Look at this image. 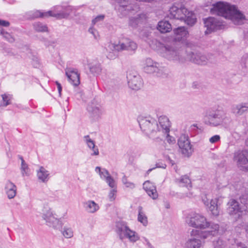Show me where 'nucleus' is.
Masks as SVG:
<instances>
[{
  "label": "nucleus",
  "mask_w": 248,
  "mask_h": 248,
  "mask_svg": "<svg viewBox=\"0 0 248 248\" xmlns=\"http://www.w3.org/2000/svg\"><path fill=\"white\" fill-rule=\"evenodd\" d=\"M90 117L93 121L98 120L103 113V110L99 105L93 104L89 105L87 108Z\"/></svg>",
  "instance_id": "obj_16"
},
{
  "label": "nucleus",
  "mask_w": 248,
  "mask_h": 248,
  "mask_svg": "<svg viewBox=\"0 0 248 248\" xmlns=\"http://www.w3.org/2000/svg\"><path fill=\"white\" fill-rule=\"evenodd\" d=\"M10 25V23L6 20L0 19V26L3 27H8Z\"/></svg>",
  "instance_id": "obj_53"
},
{
  "label": "nucleus",
  "mask_w": 248,
  "mask_h": 248,
  "mask_svg": "<svg viewBox=\"0 0 248 248\" xmlns=\"http://www.w3.org/2000/svg\"><path fill=\"white\" fill-rule=\"evenodd\" d=\"M190 60L198 64H204L207 62L208 59L204 55L201 53H192L191 56Z\"/></svg>",
  "instance_id": "obj_27"
},
{
  "label": "nucleus",
  "mask_w": 248,
  "mask_h": 248,
  "mask_svg": "<svg viewBox=\"0 0 248 248\" xmlns=\"http://www.w3.org/2000/svg\"><path fill=\"white\" fill-rule=\"evenodd\" d=\"M214 246L215 248H223L224 243L222 240L218 239L214 242Z\"/></svg>",
  "instance_id": "obj_46"
},
{
  "label": "nucleus",
  "mask_w": 248,
  "mask_h": 248,
  "mask_svg": "<svg viewBox=\"0 0 248 248\" xmlns=\"http://www.w3.org/2000/svg\"><path fill=\"white\" fill-rule=\"evenodd\" d=\"M190 233V238L188 239L186 244V248H201L204 244V242L199 239V238H201V233L193 235L191 231Z\"/></svg>",
  "instance_id": "obj_19"
},
{
  "label": "nucleus",
  "mask_w": 248,
  "mask_h": 248,
  "mask_svg": "<svg viewBox=\"0 0 248 248\" xmlns=\"http://www.w3.org/2000/svg\"><path fill=\"white\" fill-rule=\"evenodd\" d=\"M105 181L111 188L117 187L115 180L110 175H109Z\"/></svg>",
  "instance_id": "obj_45"
},
{
  "label": "nucleus",
  "mask_w": 248,
  "mask_h": 248,
  "mask_svg": "<svg viewBox=\"0 0 248 248\" xmlns=\"http://www.w3.org/2000/svg\"><path fill=\"white\" fill-rule=\"evenodd\" d=\"M157 29L160 32L164 33L170 32L172 30V27L168 21L162 20L158 22Z\"/></svg>",
  "instance_id": "obj_29"
},
{
  "label": "nucleus",
  "mask_w": 248,
  "mask_h": 248,
  "mask_svg": "<svg viewBox=\"0 0 248 248\" xmlns=\"http://www.w3.org/2000/svg\"><path fill=\"white\" fill-rule=\"evenodd\" d=\"M164 206H165V207L167 209H169L170 207V203L167 202H165Z\"/></svg>",
  "instance_id": "obj_59"
},
{
  "label": "nucleus",
  "mask_w": 248,
  "mask_h": 248,
  "mask_svg": "<svg viewBox=\"0 0 248 248\" xmlns=\"http://www.w3.org/2000/svg\"><path fill=\"white\" fill-rule=\"evenodd\" d=\"M37 176L38 180L41 182L46 183L49 179L50 173L49 171L41 166L37 171Z\"/></svg>",
  "instance_id": "obj_24"
},
{
  "label": "nucleus",
  "mask_w": 248,
  "mask_h": 248,
  "mask_svg": "<svg viewBox=\"0 0 248 248\" xmlns=\"http://www.w3.org/2000/svg\"><path fill=\"white\" fill-rule=\"evenodd\" d=\"M82 95L83 93L82 92H80L79 93H76L75 96L78 99H80L82 98Z\"/></svg>",
  "instance_id": "obj_56"
},
{
  "label": "nucleus",
  "mask_w": 248,
  "mask_h": 248,
  "mask_svg": "<svg viewBox=\"0 0 248 248\" xmlns=\"http://www.w3.org/2000/svg\"><path fill=\"white\" fill-rule=\"evenodd\" d=\"M225 113L221 110H217L210 113L205 121V124L212 126H217L221 124L225 118Z\"/></svg>",
  "instance_id": "obj_11"
},
{
  "label": "nucleus",
  "mask_w": 248,
  "mask_h": 248,
  "mask_svg": "<svg viewBox=\"0 0 248 248\" xmlns=\"http://www.w3.org/2000/svg\"><path fill=\"white\" fill-rule=\"evenodd\" d=\"M208 224L207 225V229L206 231H200L195 229L191 230V233L193 235H196L201 233V238L205 239L209 237L216 236L220 235L223 232V231L220 229L218 224L209 222L208 221Z\"/></svg>",
  "instance_id": "obj_6"
},
{
  "label": "nucleus",
  "mask_w": 248,
  "mask_h": 248,
  "mask_svg": "<svg viewBox=\"0 0 248 248\" xmlns=\"http://www.w3.org/2000/svg\"><path fill=\"white\" fill-rule=\"evenodd\" d=\"M89 69L91 73L95 74H99L102 70L101 65L99 63L89 66Z\"/></svg>",
  "instance_id": "obj_41"
},
{
  "label": "nucleus",
  "mask_w": 248,
  "mask_h": 248,
  "mask_svg": "<svg viewBox=\"0 0 248 248\" xmlns=\"http://www.w3.org/2000/svg\"><path fill=\"white\" fill-rule=\"evenodd\" d=\"M211 12L230 20L235 25H242L247 20L244 14L238 7L228 2L219 1L213 4Z\"/></svg>",
  "instance_id": "obj_2"
},
{
  "label": "nucleus",
  "mask_w": 248,
  "mask_h": 248,
  "mask_svg": "<svg viewBox=\"0 0 248 248\" xmlns=\"http://www.w3.org/2000/svg\"><path fill=\"white\" fill-rule=\"evenodd\" d=\"M237 245L238 247H240V248H246L245 245L244 244H242V243H238Z\"/></svg>",
  "instance_id": "obj_58"
},
{
  "label": "nucleus",
  "mask_w": 248,
  "mask_h": 248,
  "mask_svg": "<svg viewBox=\"0 0 248 248\" xmlns=\"http://www.w3.org/2000/svg\"><path fill=\"white\" fill-rule=\"evenodd\" d=\"M186 221L189 226L202 230L205 229L208 224L205 217L196 213L189 214Z\"/></svg>",
  "instance_id": "obj_7"
},
{
  "label": "nucleus",
  "mask_w": 248,
  "mask_h": 248,
  "mask_svg": "<svg viewBox=\"0 0 248 248\" xmlns=\"http://www.w3.org/2000/svg\"><path fill=\"white\" fill-rule=\"evenodd\" d=\"M58 9V7L55 8L54 10H50L46 12H41L37 10L33 12L32 17L38 18L52 16L57 19L64 18L70 15V11L71 10L70 7H67L65 11H60Z\"/></svg>",
  "instance_id": "obj_8"
},
{
  "label": "nucleus",
  "mask_w": 248,
  "mask_h": 248,
  "mask_svg": "<svg viewBox=\"0 0 248 248\" xmlns=\"http://www.w3.org/2000/svg\"><path fill=\"white\" fill-rule=\"evenodd\" d=\"M34 30L37 32H47L48 28L46 25L40 22H34L33 24Z\"/></svg>",
  "instance_id": "obj_35"
},
{
  "label": "nucleus",
  "mask_w": 248,
  "mask_h": 248,
  "mask_svg": "<svg viewBox=\"0 0 248 248\" xmlns=\"http://www.w3.org/2000/svg\"><path fill=\"white\" fill-rule=\"evenodd\" d=\"M158 63L154 62L151 59L147 58L144 62V69L146 72L152 73L153 70L157 69L156 67Z\"/></svg>",
  "instance_id": "obj_28"
},
{
  "label": "nucleus",
  "mask_w": 248,
  "mask_h": 248,
  "mask_svg": "<svg viewBox=\"0 0 248 248\" xmlns=\"http://www.w3.org/2000/svg\"><path fill=\"white\" fill-rule=\"evenodd\" d=\"M129 87L133 90H139L142 86L140 76L135 72H129L127 75Z\"/></svg>",
  "instance_id": "obj_14"
},
{
  "label": "nucleus",
  "mask_w": 248,
  "mask_h": 248,
  "mask_svg": "<svg viewBox=\"0 0 248 248\" xmlns=\"http://www.w3.org/2000/svg\"><path fill=\"white\" fill-rule=\"evenodd\" d=\"M95 171L98 173L102 179L105 180L110 175L108 171L105 169H101L99 167H96Z\"/></svg>",
  "instance_id": "obj_36"
},
{
  "label": "nucleus",
  "mask_w": 248,
  "mask_h": 248,
  "mask_svg": "<svg viewBox=\"0 0 248 248\" xmlns=\"http://www.w3.org/2000/svg\"><path fill=\"white\" fill-rule=\"evenodd\" d=\"M246 143L248 146V138L247 139V140L246 141Z\"/></svg>",
  "instance_id": "obj_63"
},
{
  "label": "nucleus",
  "mask_w": 248,
  "mask_h": 248,
  "mask_svg": "<svg viewBox=\"0 0 248 248\" xmlns=\"http://www.w3.org/2000/svg\"><path fill=\"white\" fill-rule=\"evenodd\" d=\"M246 231L248 233V223L246 225L245 227Z\"/></svg>",
  "instance_id": "obj_62"
},
{
  "label": "nucleus",
  "mask_w": 248,
  "mask_h": 248,
  "mask_svg": "<svg viewBox=\"0 0 248 248\" xmlns=\"http://www.w3.org/2000/svg\"><path fill=\"white\" fill-rule=\"evenodd\" d=\"M2 97V101L0 103V106L2 107H6L11 104L12 99V95L9 94H2L1 95Z\"/></svg>",
  "instance_id": "obj_37"
},
{
  "label": "nucleus",
  "mask_w": 248,
  "mask_h": 248,
  "mask_svg": "<svg viewBox=\"0 0 248 248\" xmlns=\"http://www.w3.org/2000/svg\"><path fill=\"white\" fill-rule=\"evenodd\" d=\"M89 32L93 35L95 39L98 40L99 39V35L98 31L93 28L91 27L89 29Z\"/></svg>",
  "instance_id": "obj_47"
},
{
  "label": "nucleus",
  "mask_w": 248,
  "mask_h": 248,
  "mask_svg": "<svg viewBox=\"0 0 248 248\" xmlns=\"http://www.w3.org/2000/svg\"><path fill=\"white\" fill-rule=\"evenodd\" d=\"M56 83V84L57 85V89H58V92H59V96H61L62 95V85L61 84L57 81H56L55 82Z\"/></svg>",
  "instance_id": "obj_52"
},
{
  "label": "nucleus",
  "mask_w": 248,
  "mask_h": 248,
  "mask_svg": "<svg viewBox=\"0 0 248 248\" xmlns=\"http://www.w3.org/2000/svg\"><path fill=\"white\" fill-rule=\"evenodd\" d=\"M117 192V187L111 188L108 194V197L109 201L112 202L115 200L116 198Z\"/></svg>",
  "instance_id": "obj_44"
},
{
  "label": "nucleus",
  "mask_w": 248,
  "mask_h": 248,
  "mask_svg": "<svg viewBox=\"0 0 248 248\" xmlns=\"http://www.w3.org/2000/svg\"><path fill=\"white\" fill-rule=\"evenodd\" d=\"M8 53L10 56H16V54H15L14 52H10Z\"/></svg>",
  "instance_id": "obj_61"
},
{
  "label": "nucleus",
  "mask_w": 248,
  "mask_h": 248,
  "mask_svg": "<svg viewBox=\"0 0 248 248\" xmlns=\"http://www.w3.org/2000/svg\"><path fill=\"white\" fill-rule=\"evenodd\" d=\"M93 152L91 154V155H99V150L97 147L94 146L90 149Z\"/></svg>",
  "instance_id": "obj_51"
},
{
  "label": "nucleus",
  "mask_w": 248,
  "mask_h": 248,
  "mask_svg": "<svg viewBox=\"0 0 248 248\" xmlns=\"http://www.w3.org/2000/svg\"><path fill=\"white\" fill-rule=\"evenodd\" d=\"M163 50L164 51V56L168 59L181 62H184V60L182 57L180 52L175 49L173 47L166 45L164 46Z\"/></svg>",
  "instance_id": "obj_15"
},
{
  "label": "nucleus",
  "mask_w": 248,
  "mask_h": 248,
  "mask_svg": "<svg viewBox=\"0 0 248 248\" xmlns=\"http://www.w3.org/2000/svg\"><path fill=\"white\" fill-rule=\"evenodd\" d=\"M144 241L145 244L147 246L148 248H154L152 244L150 243V242L147 239L144 238Z\"/></svg>",
  "instance_id": "obj_55"
},
{
  "label": "nucleus",
  "mask_w": 248,
  "mask_h": 248,
  "mask_svg": "<svg viewBox=\"0 0 248 248\" xmlns=\"http://www.w3.org/2000/svg\"><path fill=\"white\" fill-rule=\"evenodd\" d=\"M143 187L151 198L155 200L158 198V193L156 187L153 183L147 181L143 183Z\"/></svg>",
  "instance_id": "obj_21"
},
{
  "label": "nucleus",
  "mask_w": 248,
  "mask_h": 248,
  "mask_svg": "<svg viewBox=\"0 0 248 248\" xmlns=\"http://www.w3.org/2000/svg\"><path fill=\"white\" fill-rule=\"evenodd\" d=\"M4 189L9 199H13L16 195L17 187L13 183L9 180L6 182Z\"/></svg>",
  "instance_id": "obj_22"
},
{
  "label": "nucleus",
  "mask_w": 248,
  "mask_h": 248,
  "mask_svg": "<svg viewBox=\"0 0 248 248\" xmlns=\"http://www.w3.org/2000/svg\"><path fill=\"white\" fill-rule=\"evenodd\" d=\"M0 34L2 35L8 41L11 43H12L15 41L14 38L10 34L5 31L1 27H0Z\"/></svg>",
  "instance_id": "obj_40"
},
{
  "label": "nucleus",
  "mask_w": 248,
  "mask_h": 248,
  "mask_svg": "<svg viewBox=\"0 0 248 248\" xmlns=\"http://www.w3.org/2000/svg\"><path fill=\"white\" fill-rule=\"evenodd\" d=\"M217 203V199H212L210 202L209 206H207L211 214L216 217L218 216L219 214V210Z\"/></svg>",
  "instance_id": "obj_31"
},
{
  "label": "nucleus",
  "mask_w": 248,
  "mask_h": 248,
  "mask_svg": "<svg viewBox=\"0 0 248 248\" xmlns=\"http://www.w3.org/2000/svg\"><path fill=\"white\" fill-rule=\"evenodd\" d=\"M170 126L168 127V131L166 132H163L162 134L160 133L158 134L157 137L156 138L155 140L156 141H158L159 140H162L163 138H166V140L167 142L170 144H174L175 143V138L172 136H170L169 135L170 132Z\"/></svg>",
  "instance_id": "obj_30"
},
{
  "label": "nucleus",
  "mask_w": 248,
  "mask_h": 248,
  "mask_svg": "<svg viewBox=\"0 0 248 248\" xmlns=\"http://www.w3.org/2000/svg\"><path fill=\"white\" fill-rule=\"evenodd\" d=\"M138 213V221L142 223L144 226H147L148 224L147 218L143 211L142 207L141 206L139 207Z\"/></svg>",
  "instance_id": "obj_34"
},
{
  "label": "nucleus",
  "mask_w": 248,
  "mask_h": 248,
  "mask_svg": "<svg viewBox=\"0 0 248 248\" xmlns=\"http://www.w3.org/2000/svg\"><path fill=\"white\" fill-rule=\"evenodd\" d=\"M137 47L138 45L134 41L127 38H124L118 44H108L106 47V50L108 51L107 57L109 59L113 60L116 58V52L123 50L135 52Z\"/></svg>",
  "instance_id": "obj_4"
},
{
  "label": "nucleus",
  "mask_w": 248,
  "mask_h": 248,
  "mask_svg": "<svg viewBox=\"0 0 248 248\" xmlns=\"http://www.w3.org/2000/svg\"><path fill=\"white\" fill-rule=\"evenodd\" d=\"M20 159L21 160V172L23 176H29L31 174V171L28 165L25 162L23 157L20 156Z\"/></svg>",
  "instance_id": "obj_33"
},
{
  "label": "nucleus",
  "mask_w": 248,
  "mask_h": 248,
  "mask_svg": "<svg viewBox=\"0 0 248 248\" xmlns=\"http://www.w3.org/2000/svg\"><path fill=\"white\" fill-rule=\"evenodd\" d=\"M118 3L119 4L118 11L121 13L123 16L126 15L129 11L134 10L133 6L129 4L128 1L126 0H121Z\"/></svg>",
  "instance_id": "obj_25"
},
{
  "label": "nucleus",
  "mask_w": 248,
  "mask_h": 248,
  "mask_svg": "<svg viewBox=\"0 0 248 248\" xmlns=\"http://www.w3.org/2000/svg\"><path fill=\"white\" fill-rule=\"evenodd\" d=\"M247 211V207L244 204L239 203L234 199H231L228 202L227 212L236 219Z\"/></svg>",
  "instance_id": "obj_9"
},
{
  "label": "nucleus",
  "mask_w": 248,
  "mask_h": 248,
  "mask_svg": "<svg viewBox=\"0 0 248 248\" xmlns=\"http://www.w3.org/2000/svg\"><path fill=\"white\" fill-rule=\"evenodd\" d=\"M168 162H169V163L170 164H171V166H173L175 164V162L172 160V159H171L170 157H168Z\"/></svg>",
  "instance_id": "obj_57"
},
{
  "label": "nucleus",
  "mask_w": 248,
  "mask_h": 248,
  "mask_svg": "<svg viewBox=\"0 0 248 248\" xmlns=\"http://www.w3.org/2000/svg\"><path fill=\"white\" fill-rule=\"evenodd\" d=\"M233 113L237 115H241L244 112L248 111V103H242L233 105L232 108Z\"/></svg>",
  "instance_id": "obj_26"
},
{
  "label": "nucleus",
  "mask_w": 248,
  "mask_h": 248,
  "mask_svg": "<svg viewBox=\"0 0 248 248\" xmlns=\"http://www.w3.org/2000/svg\"><path fill=\"white\" fill-rule=\"evenodd\" d=\"M177 144L181 153L185 156L189 157L192 154L193 150L192 145L187 135L182 134L178 140Z\"/></svg>",
  "instance_id": "obj_10"
},
{
  "label": "nucleus",
  "mask_w": 248,
  "mask_h": 248,
  "mask_svg": "<svg viewBox=\"0 0 248 248\" xmlns=\"http://www.w3.org/2000/svg\"><path fill=\"white\" fill-rule=\"evenodd\" d=\"M138 122L141 130L150 138L155 140L158 134L168 131L169 118L165 116L159 117L158 121L151 116H140Z\"/></svg>",
  "instance_id": "obj_1"
},
{
  "label": "nucleus",
  "mask_w": 248,
  "mask_h": 248,
  "mask_svg": "<svg viewBox=\"0 0 248 248\" xmlns=\"http://www.w3.org/2000/svg\"><path fill=\"white\" fill-rule=\"evenodd\" d=\"M83 206L86 212L90 214L95 213L99 209V205L92 200L83 202Z\"/></svg>",
  "instance_id": "obj_23"
},
{
  "label": "nucleus",
  "mask_w": 248,
  "mask_h": 248,
  "mask_svg": "<svg viewBox=\"0 0 248 248\" xmlns=\"http://www.w3.org/2000/svg\"><path fill=\"white\" fill-rule=\"evenodd\" d=\"M104 17L105 16L104 15H99L97 16L95 18L93 19L92 24L94 25L98 22L103 20Z\"/></svg>",
  "instance_id": "obj_50"
},
{
  "label": "nucleus",
  "mask_w": 248,
  "mask_h": 248,
  "mask_svg": "<svg viewBox=\"0 0 248 248\" xmlns=\"http://www.w3.org/2000/svg\"><path fill=\"white\" fill-rule=\"evenodd\" d=\"M169 12L168 16L170 19H176L184 21L190 26H193L196 22L195 14L181 5L177 4L172 6Z\"/></svg>",
  "instance_id": "obj_3"
},
{
  "label": "nucleus",
  "mask_w": 248,
  "mask_h": 248,
  "mask_svg": "<svg viewBox=\"0 0 248 248\" xmlns=\"http://www.w3.org/2000/svg\"><path fill=\"white\" fill-rule=\"evenodd\" d=\"M207 1V6H208L209 5L211 4L212 3V1L213 0H205Z\"/></svg>",
  "instance_id": "obj_60"
},
{
  "label": "nucleus",
  "mask_w": 248,
  "mask_h": 248,
  "mask_svg": "<svg viewBox=\"0 0 248 248\" xmlns=\"http://www.w3.org/2000/svg\"><path fill=\"white\" fill-rule=\"evenodd\" d=\"M220 140L219 135H216L209 139V141L211 143H215L219 141Z\"/></svg>",
  "instance_id": "obj_49"
},
{
  "label": "nucleus",
  "mask_w": 248,
  "mask_h": 248,
  "mask_svg": "<svg viewBox=\"0 0 248 248\" xmlns=\"http://www.w3.org/2000/svg\"><path fill=\"white\" fill-rule=\"evenodd\" d=\"M123 184L127 188L133 189L135 187V185L130 181H128L127 178L124 176L122 180Z\"/></svg>",
  "instance_id": "obj_43"
},
{
  "label": "nucleus",
  "mask_w": 248,
  "mask_h": 248,
  "mask_svg": "<svg viewBox=\"0 0 248 248\" xmlns=\"http://www.w3.org/2000/svg\"><path fill=\"white\" fill-rule=\"evenodd\" d=\"M152 170V169H150L148 170V171H151Z\"/></svg>",
  "instance_id": "obj_64"
},
{
  "label": "nucleus",
  "mask_w": 248,
  "mask_h": 248,
  "mask_svg": "<svg viewBox=\"0 0 248 248\" xmlns=\"http://www.w3.org/2000/svg\"><path fill=\"white\" fill-rule=\"evenodd\" d=\"M156 67L157 68L155 70H153L152 73H155L158 77H163L165 75L166 69L163 66H160L158 63L156 65Z\"/></svg>",
  "instance_id": "obj_38"
},
{
  "label": "nucleus",
  "mask_w": 248,
  "mask_h": 248,
  "mask_svg": "<svg viewBox=\"0 0 248 248\" xmlns=\"http://www.w3.org/2000/svg\"><path fill=\"white\" fill-rule=\"evenodd\" d=\"M141 20L140 17L137 15L130 18L129 24L131 27L135 28L141 22Z\"/></svg>",
  "instance_id": "obj_39"
},
{
  "label": "nucleus",
  "mask_w": 248,
  "mask_h": 248,
  "mask_svg": "<svg viewBox=\"0 0 248 248\" xmlns=\"http://www.w3.org/2000/svg\"><path fill=\"white\" fill-rule=\"evenodd\" d=\"M174 39L178 42H184L188 37L189 33L185 27H180L173 29Z\"/></svg>",
  "instance_id": "obj_18"
},
{
  "label": "nucleus",
  "mask_w": 248,
  "mask_h": 248,
  "mask_svg": "<svg viewBox=\"0 0 248 248\" xmlns=\"http://www.w3.org/2000/svg\"><path fill=\"white\" fill-rule=\"evenodd\" d=\"M42 218L47 225L55 229H59L61 226L60 220L55 217L53 211L49 208L43 211Z\"/></svg>",
  "instance_id": "obj_12"
},
{
  "label": "nucleus",
  "mask_w": 248,
  "mask_h": 248,
  "mask_svg": "<svg viewBox=\"0 0 248 248\" xmlns=\"http://www.w3.org/2000/svg\"><path fill=\"white\" fill-rule=\"evenodd\" d=\"M248 150H244L236 152L234 155V161L241 170H248Z\"/></svg>",
  "instance_id": "obj_13"
},
{
  "label": "nucleus",
  "mask_w": 248,
  "mask_h": 248,
  "mask_svg": "<svg viewBox=\"0 0 248 248\" xmlns=\"http://www.w3.org/2000/svg\"><path fill=\"white\" fill-rule=\"evenodd\" d=\"M83 141L89 149H91V147H93L95 146L94 141L90 138L89 135L85 136L83 137Z\"/></svg>",
  "instance_id": "obj_42"
},
{
  "label": "nucleus",
  "mask_w": 248,
  "mask_h": 248,
  "mask_svg": "<svg viewBox=\"0 0 248 248\" xmlns=\"http://www.w3.org/2000/svg\"><path fill=\"white\" fill-rule=\"evenodd\" d=\"M65 75L68 78L69 81L74 86H77L79 84V74L77 69L73 68H66Z\"/></svg>",
  "instance_id": "obj_17"
},
{
  "label": "nucleus",
  "mask_w": 248,
  "mask_h": 248,
  "mask_svg": "<svg viewBox=\"0 0 248 248\" xmlns=\"http://www.w3.org/2000/svg\"><path fill=\"white\" fill-rule=\"evenodd\" d=\"M116 232L120 239L128 238L131 242H135L140 237L135 232L130 230L124 222L120 221L116 223Z\"/></svg>",
  "instance_id": "obj_5"
},
{
  "label": "nucleus",
  "mask_w": 248,
  "mask_h": 248,
  "mask_svg": "<svg viewBox=\"0 0 248 248\" xmlns=\"http://www.w3.org/2000/svg\"><path fill=\"white\" fill-rule=\"evenodd\" d=\"M211 200L208 199L206 196L202 198V202L204 205L206 206H209Z\"/></svg>",
  "instance_id": "obj_54"
},
{
  "label": "nucleus",
  "mask_w": 248,
  "mask_h": 248,
  "mask_svg": "<svg viewBox=\"0 0 248 248\" xmlns=\"http://www.w3.org/2000/svg\"><path fill=\"white\" fill-rule=\"evenodd\" d=\"M204 26L207 28L205 31L206 34H208L211 31L217 30L221 25L217 20L214 17H209L204 20Z\"/></svg>",
  "instance_id": "obj_20"
},
{
  "label": "nucleus",
  "mask_w": 248,
  "mask_h": 248,
  "mask_svg": "<svg viewBox=\"0 0 248 248\" xmlns=\"http://www.w3.org/2000/svg\"><path fill=\"white\" fill-rule=\"evenodd\" d=\"M62 235L66 239L71 238L74 236L73 229L70 225H65L61 230Z\"/></svg>",
  "instance_id": "obj_32"
},
{
  "label": "nucleus",
  "mask_w": 248,
  "mask_h": 248,
  "mask_svg": "<svg viewBox=\"0 0 248 248\" xmlns=\"http://www.w3.org/2000/svg\"><path fill=\"white\" fill-rule=\"evenodd\" d=\"M190 183V180L189 178L186 176H183L181 177L180 180V183L181 184H184L183 186H185L186 184H189Z\"/></svg>",
  "instance_id": "obj_48"
}]
</instances>
